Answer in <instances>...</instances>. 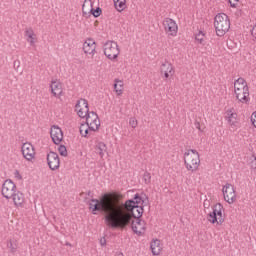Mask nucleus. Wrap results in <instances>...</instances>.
<instances>
[{"label": "nucleus", "mask_w": 256, "mask_h": 256, "mask_svg": "<svg viewBox=\"0 0 256 256\" xmlns=\"http://www.w3.org/2000/svg\"><path fill=\"white\" fill-rule=\"evenodd\" d=\"M119 193H106L100 199H92L89 207L94 215L96 211L104 213V221L109 229H125L131 225V219H139L143 215V206L124 204Z\"/></svg>", "instance_id": "nucleus-1"}, {"label": "nucleus", "mask_w": 256, "mask_h": 256, "mask_svg": "<svg viewBox=\"0 0 256 256\" xmlns=\"http://www.w3.org/2000/svg\"><path fill=\"white\" fill-rule=\"evenodd\" d=\"M99 127H101V120H99V116L95 112H90L86 116V124L80 125V135L82 137H91L95 131H99Z\"/></svg>", "instance_id": "nucleus-2"}, {"label": "nucleus", "mask_w": 256, "mask_h": 256, "mask_svg": "<svg viewBox=\"0 0 256 256\" xmlns=\"http://www.w3.org/2000/svg\"><path fill=\"white\" fill-rule=\"evenodd\" d=\"M234 95L239 103L247 104L250 101L249 86L243 78H238L234 81Z\"/></svg>", "instance_id": "nucleus-3"}, {"label": "nucleus", "mask_w": 256, "mask_h": 256, "mask_svg": "<svg viewBox=\"0 0 256 256\" xmlns=\"http://www.w3.org/2000/svg\"><path fill=\"white\" fill-rule=\"evenodd\" d=\"M214 27L216 35L223 37L231 29V20L225 13H219L214 18Z\"/></svg>", "instance_id": "nucleus-4"}, {"label": "nucleus", "mask_w": 256, "mask_h": 256, "mask_svg": "<svg viewBox=\"0 0 256 256\" xmlns=\"http://www.w3.org/2000/svg\"><path fill=\"white\" fill-rule=\"evenodd\" d=\"M184 165L187 171H197L201 165L199 152L195 149H189L184 153Z\"/></svg>", "instance_id": "nucleus-5"}, {"label": "nucleus", "mask_w": 256, "mask_h": 256, "mask_svg": "<svg viewBox=\"0 0 256 256\" xmlns=\"http://www.w3.org/2000/svg\"><path fill=\"white\" fill-rule=\"evenodd\" d=\"M225 213V209L223 208V205L221 203H218L214 205L213 211L210 212L207 216V221L209 223H212V225H222V223L225 221V218L223 217V214Z\"/></svg>", "instance_id": "nucleus-6"}, {"label": "nucleus", "mask_w": 256, "mask_h": 256, "mask_svg": "<svg viewBox=\"0 0 256 256\" xmlns=\"http://www.w3.org/2000/svg\"><path fill=\"white\" fill-rule=\"evenodd\" d=\"M103 51L104 55L107 57V59H110V61L117 59L121 53V50H119V45L115 41H107L104 43Z\"/></svg>", "instance_id": "nucleus-7"}, {"label": "nucleus", "mask_w": 256, "mask_h": 256, "mask_svg": "<svg viewBox=\"0 0 256 256\" xmlns=\"http://www.w3.org/2000/svg\"><path fill=\"white\" fill-rule=\"evenodd\" d=\"M224 201L229 205H233L237 201V193L235 192V186L230 183H226L222 188Z\"/></svg>", "instance_id": "nucleus-8"}, {"label": "nucleus", "mask_w": 256, "mask_h": 256, "mask_svg": "<svg viewBox=\"0 0 256 256\" xmlns=\"http://www.w3.org/2000/svg\"><path fill=\"white\" fill-rule=\"evenodd\" d=\"M163 27L169 37H177L179 26L177 22L171 18H165L163 21Z\"/></svg>", "instance_id": "nucleus-9"}, {"label": "nucleus", "mask_w": 256, "mask_h": 256, "mask_svg": "<svg viewBox=\"0 0 256 256\" xmlns=\"http://www.w3.org/2000/svg\"><path fill=\"white\" fill-rule=\"evenodd\" d=\"M16 191L17 185H15L11 180L4 181L1 193L5 199H11V197L15 195Z\"/></svg>", "instance_id": "nucleus-10"}, {"label": "nucleus", "mask_w": 256, "mask_h": 256, "mask_svg": "<svg viewBox=\"0 0 256 256\" xmlns=\"http://www.w3.org/2000/svg\"><path fill=\"white\" fill-rule=\"evenodd\" d=\"M225 119L231 129H237V127H239V119L237 118L235 108L231 107L226 110Z\"/></svg>", "instance_id": "nucleus-11"}, {"label": "nucleus", "mask_w": 256, "mask_h": 256, "mask_svg": "<svg viewBox=\"0 0 256 256\" xmlns=\"http://www.w3.org/2000/svg\"><path fill=\"white\" fill-rule=\"evenodd\" d=\"M130 225L136 235H144L145 231H147V224L140 218H132Z\"/></svg>", "instance_id": "nucleus-12"}, {"label": "nucleus", "mask_w": 256, "mask_h": 256, "mask_svg": "<svg viewBox=\"0 0 256 256\" xmlns=\"http://www.w3.org/2000/svg\"><path fill=\"white\" fill-rule=\"evenodd\" d=\"M75 111L81 119H85L89 115V103L85 99H80L75 105Z\"/></svg>", "instance_id": "nucleus-13"}, {"label": "nucleus", "mask_w": 256, "mask_h": 256, "mask_svg": "<svg viewBox=\"0 0 256 256\" xmlns=\"http://www.w3.org/2000/svg\"><path fill=\"white\" fill-rule=\"evenodd\" d=\"M22 155L26 161H33L35 159V147L29 142H25L21 147Z\"/></svg>", "instance_id": "nucleus-14"}, {"label": "nucleus", "mask_w": 256, "mask_h": 256, "mask_svg": "<svg viewBox=\"0 0 256 256\" xmlns=\"http://www.w3.org/2000/svg\"><path fill=\"white\" fill-rule=\"evenodd\" d=\"M47 163H48L49 169H51V171H57V169L61 165V160L59 159V155L55 152L48 153L47 154Z\"/></svg>", "instance_id": "nucleus-15"}, {"label": "nucleus", "mask_w": 256, "mask_h": 256, "mask_svg": "<svg viewBox=\"0 0 256 256\" xmlns=\"http://www.w3.org/2000/svg\"><path fill=\"white\" fill-rule=\"evenodd\" d=\"M9 199H11L13 205L17 209H23V207H25V194H23L21 191L17 190Z\"/></svg>", "instance_id": "nucleus-16"}, {"label": "nucleus", "mask_w": 256, "mask_h": 256, "mask_svg": "<svg viewBox=\"0 0 256 256\" xmlns=\"http://www.w3.org/2000/svg\"><path fill=\"white\" fill-rule=\"evenodd\" d=\"M50 136L55 145H59L63 141V130L57 125H53L50 130Z\"/></svg>", "instance_id": "nucleus-17"}, {"label": "nucleus", "mask_w": 256, "mask_h": 256, "mask_svg": "<svg viewBox=\"0 0 256 256\" xmlns=\"http://www.w3.org/2000/svg\"><path fill=\"white\" fill-rule=\"evenodd\" d=\"M97 49V44L95 43V40L88 38L84 43H83V51L85 55L93 57L96 53Z\"/></svg>", "instance_id": "nucleus-18"}, {"label": "nucleus", "mask_w": 256, "mask_h": 256, "mask_svg": "<svg viewBox=\"0 0 256 256\" xmlns=\"http://www.w3.org/2000/svg\"><path fill=\"white\" fill-rule=\"evenodd\" d=\"M50 88L51 93L54 95V97H61V94L63 93V84H61V81L57 79L52 80Z\"/></svg>", "instance_id": "nucleus-19"}, {"label": "nucleus", "mask_w": 256, "mask_h": 256, "mask_svg": "<svg viewBox=\"0 0 256 256\" xmlns=\"http://www.w3.org/2000/svg\"><path fill=\"white\" fill-rule=\"evenodd\" d=\"M145 199H147V196H145V194H136L132 200H127L126 202H124V205H128L130 207L131 205L143 206V204L145 203Z\"/></svg>", "instance_id": "nucleus-20"}, {"label": "nucleus", "mask_w": 256, "mask_h": 256, "mask_svg": "<svg viewBox=\"0 0 256 256\" xmlns=\"http://www.w3.org/2000/svg\"><path fill=\"white\" fill-rule=\"evenodd\" d=\"M96 155H99L100 159H103L107 155V144L102 141H97L94 146Z\"/></svg>", "instance_id": "nucleus-21"}, {"label": "nucleus", "mask_w": 256, "mask_h": 256, "mask_svg": "<svg viewBox=\"0 0 256 256\" xmlns=\"http://www.w3.org/2000/svg\"><path fill=\"white\" fill-rule=\"evenodd\" d=\"M150 249H151L152 255L154 256L161 255V252L163 251V244L161 243V240L159 239L152 240L150 243Z\"/></svg>", "instance_id": "nucleus-22"}, {"label": "nucleus", "mask_w": 256, "mask_h": 256, "mask_svg": "<svg viewBox=\"0 0 256 256\" xmlns=\"http://www.w3.org/2000/svg\"><path fill=\"white\" fill-rule=\"evenodd\" d=\"M26 40L30 43L31 47H35V43H37V35L33 32V29H28L25 31Z\"/></svg>", "instance_id": "nucleus-23"}, {"label": "nucleus", "mask_w": 256, "mask_h": 256, "mask_svg": "<svg viewBox=\"0 0 256 256\" xmlns=\"http://www.w3.org/2000/svg\"><path fill=\"white\" fill-rule=\"evenodd\" d=\"M92 11H93V1L85 0L83 5H82L83 15H91Z\"/></svg>", "instance_id": "nucleus-24"}, {"label": "nucleus", "mask_w": 256, "mask_h": 256, "mask_svg": "<svg viewBox=\"0 0 256 256\" xmlns=\"http://www.w3.org/2000/svg\"><path fill=\"white\" fill-rule=\"evenodd\" d=\"M114 6L116 10L121 13L127 9V0H114Z\"/></svg>", "instance_id": "nucleus-25"}, {"label": "nucleus", "mask_w": 256, "mask_h": 256, "mask_svg": "<svg viewBox=\"0 0 256 256\" xmlns=\"http://www.w3.org/2000/svg\"><path fill=\"white\" fill-rule=\"evenodd\" d=\"M161 71H162V73H170V75H174V73H175V70L173 68V64L169 63V62H166V63L162 64Z\"/></svg>", "instance_id": "nucleus-26"}, {"label": "nucleus", "mask_w": 256, "mask_h": 256, "mask_svg": "<svg viewBox=\"0 0 256 256\" xmlns=\"http://www.w3.org/2000/svg\"><path fill=\"white\" fill-rule=\"evenodd\" d=\"M6 247L10 253H15L17 251L18 243L15 239H10L7 241Z\"/></svg>", "instance_id": "nucleus-27"}, {"label": "nucleus", "mask_w": 256, "mask_h": 256, "mask_svg": "<svg viewBox=\"0 0 256 256\" xmlns=\"http://www.w3.org/2000/svg\"><path fill=\"white\" fill-rule=\"evenodd\" d=\"M114 91L118 96L123 95V81L115 80Z\"/></svg>", "instance_id": "nucleus-28"}, {"label": "nucleus", "mask_w": 256, "mask_h": 256, "mask_svg": "<svg viewBox=\"0 0 256 256\" xmlns=\"http://www.w3.org/2000/svg\"><path fill=\"white\" fill-rule=\"evenodd\" d=\"M195 39L199 45H203V43H205V32L201 30L198 31L195 35Z\"/></svg>", "instance_id": "nucleus-29"}, {"label": "nucleus", "mask_w": 256, "mask_h": 256, "mask_svg": "<svg viewBox=\"0 0 256 256\" xmlns=\"http://www.w3.org/2000/svg\"><path fill=\"white\" fill-rule=\"evenodd\" d=\"M102 13V10L98 7L96 9L92 8V11L90 12V15H93V17H100Z\"/></svg>", "instance_id": "nucleus-30"}, {"label": "nucleus", "mask_w": 256, "mask_h": 256, "mask_svg": "<svg viewBox=\"0 0 256 256\" xmlns=\"http://www.w3.org/2000/svg\"><path fill=\"white\" fill-rule=\"evenodd\" d=\"M58 151L62 157H67V148L65 146H59Z\"/></svg>", "instance_id": "nucleus-31"}, {"label": "nucleus", "mask_w": 256, "mask_h": 256, "mask_svg": "<svg viewBox=\"0 0 256 256\" xmlns=\"http://www.w3.org/2000/svg\"><path fill=\"white\" fill-rule=\"evenodd\" d=\"M129 125H130V127H132V129H136L137 125H138L137 119L136 118H130Z\"/></svg>", "instance_id": "nucleus-32"}, {"label": "nucleus", "mask_w": 256, "mask_h": 256, "mask_svg": "<svg viewBox=\"0 0 256 256\" xmlns=\"http://www.w3.org/2000/svg\"><path fill=\"white\" fill-rule=\"evenodd\" d=\"M144 181L146 183V185H149V183H151V174L150 173H144Z\"/></svg>", "instance_id": "nucleus-33"}, {"label": "nucleus", "mask_w": 256, "mask_h": 256, "mask_svg": "<svg viewBox=\"0 0 256 256\" xmlns=\"http://www.w3.org/2000/svg\"><path fill=\"white\" fill-rule=\"evenodd\" d=\"M230 7L237 9V5H239V0H228Z\"/></svg>", "instance_id": "nucleus-34"}, {"label": "nucleus", "mask_w": 256, "mask_h": 256, "mask_svg": "<svg viewBox=\"0 0 256 256\" xmlns=\"http://www.w3.org/2000/svg\"><path fill=\"white\" fill-rule=\"evenodd\" d=\"M14 177L17 181H21V179H23V176H21V173L18 170L14 171Z\"/></svg>", "instance_id": "nucleus-35"}, {"label": "nucleus", "mask_w": 256, "mask_h": 256, "mask_svg": "<svg viewBox=\"0 0 256 256\" xmlns=\"http://www.w3.org/2000/svg\"><path fill=\"white\" fill-rule=\"evenodd\" d=\"M251 122H252V125L256 128V111L253 112L251 115Z\"/></svg>", "instance_id": "nucleus-36"}, {"label": "nucleus", "mask_w": 256, "mask_h": 256, "mask_svg": "<svg viewBox=\"0 0 256 256\" xmlns=\"http://www.w3.org/2000/svg\"><path fill=\"white\" fill-rule=\"evenodd\" d=\"M251 168L256 169V156H252Z\"/></svg>", "instance_id": "nucleus-37"}, {"label": "nucleus", "mask_w": 256, "mask_h": 256, "mask_svg": "<svg viewBox=\"0 0 256 256\" xmlns=\"http://www.w3.org/2000/svg\"><path fill=\"white\" fill-rule=\"evenodd\" d=\"M251 35H252V37H254L256 39V23L251 30Z\"/></svg>", "instance_id": "nucleus-38"}, {"label": "nucleus", "mask_w": 256, "mask_h": 256, "mask_svg": "<svg viewBox=\"0 0 256 256\" xmlns=\"http://www.w3.org/2000/svg\"><path fill=\"white\" fill-rule=\"evenodd\" d=\"M164 77L165 79H169L170 77H173V75H171V73L164 72Z\"/></svg>", "instance_id": "nucleus-39"}, {"label": "nucleus", "mask_w": 256, "mask_h": 256, "mask_svg": "<svg viewBox=\"0 0 256 256\" xmlns=\"http://www.w3.org/2000/svg\"><path fill=\"white\" fill-rule=\"evenodd\" d=\"M19 65H20V62L19 61H14V67H19Z\"/></svg>", "instance_id": "nucleus-40"}, {"label": "nucleus", "mask_w": 256, "mask_h": 256, "mask_svg": "<svg viewBox=\"0 0 256 256\" xmlns=\"http://www.w3.org/2000/svg\"><path fill=\"white\" fill-rule=\"evenodd\" d=\"M231 43H233V41L230 40V41L227 43V45H228V47L233 48V46L231 45Z\"/></svg>", "instance_id": "nucleus-41"}, {"label": "nucleus", "mask_w": 256, "mask_h": 256, "mask_svg": "<svg viewBox=\"0 0 256 256\" xmlns=\"http://www.w3.org/2000/svg\"><path fill=\"white\" fill-rule=\"evenodd\" d=\"M115 256H123V253L122 252H118V253H116Z\"/></svg>", "instance_id": "nucleus-42"}, {"label": "nucleus", "mask_w": 256, "mask_h": 256, "mask_svg": "<svg viewBox=\"0 0 256 256\" xmlns=\"http://www.w3.org/2000/svg\"><path fill=\"white\" fill-rule=\"evenodd\" d=\"M236 14L239 17V15H241V10H237Z\"/></svg>", "instance_id": "nucleus-43"}, {"label": "nucleus", "mask_w": 256, "mask_h": 256, "mask_svg": "<svg viewBox=\"0 0 256 256\" xmlns=\"http://www.w3.org/2000/svg\"><path fill=\"white\" fill-rule=\"evenodd\" d=\"M197 129H201L199 123L196 124Z\"/></svg>", "instance_id": "nucleus-44"}, {"label": "nucleus", "mask_w": 256, "mask_h": 256, "mask_svg": "<svg viewBox=\"0 0 256 256\" xmlns=\"http://www.w3.org/2000/svg\"><path fill=\"white\" fill-rule=\"evenodd\" d=\"M101 245H105V240H101Z\"/></svg>", "instance_id": "nucleus-45"}, {"label": "nucleus", "mask_w": 256, "mask_h": 256, "mask_svg": "<svg viewBox=\"0 0 256 256\" xmlns=\"http://www.w3.org/2000/svg\"><path fill=\"white\" fill-rule=\"evenodd\" d=\"M204 205H206V206H207V202H204Z\"/></svg>", "instance_id": "nucleus-46"}, {"label": "nucleus", "mask_w": 256, "mask_h": 256, "mask_svg": "<svg viewBox=\"0 0 256 256\" xmlns=\"http://www.w3.org/2000/svg\"><path fill=\"white\" fill-rule=\"evenodd\" d=\"M204 205H206V206H207V202H204Z\"/></svg>", "instance_id": "nucleus-47"}]
</instances>
